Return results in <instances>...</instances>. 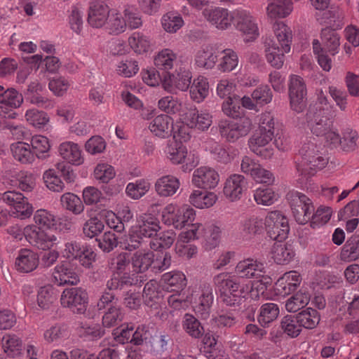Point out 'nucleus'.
<instances>
[{
  "instance_id": "c756f323",
  "label": "nucleus",
  "mask_w": 359,
  "mask_h": 359,
  "mask_svg": "<svg viewBox=\"0 0 359 359\" xmlns=\"http://www.w3.org/2000/svg\"><path fill=\"white\" fill-rule=\"evenodd\" d=\"M320 39L323 46L326 52L334 55L339 50L340 46V35L333 29L330 27L324 28L321 30Z\"/></svg>"
},
{
  "instance_id": "72a5a7b5",
  "label": "nucleus",
  "mask_w": 359,
  "mask_h": 359,
  "mask_svg": "<svg viewBox=\"0 0 359 359\" xmlns=\"http://www.w3.org/2000/svg\"><path fill=\"white\" fill-rule=\"evenodd\" d=\"M13 158L23 164H30L35 160V155L29 144L18 142L11 145Z\"/></svg>"
},
{
  "instance_id": "5fc2aeb1",
  "label": "nucleus",
  "mask_w": 359,
  "mask_h": 359,
  "mask_svg": "<svg viewBox=\"0 0 359 359\" xmlns=\"http://www.w3.org/2000/svg\"><path fill=\"white\" fill-rule=\"evenodd\" d=\"M147 245V241L133 229L128 238L123 242H120V247L125 250L134 251L143 249Z\"/></svg>"
},
{
  "instance_id": "cd10ccee",
  "label": "nucleus",
  "mask_w": 359,
  "mask_h": 359,
  "mask_svg": "<svg viewBox=\"0 0 359 359\" xmlns=\"http://www.w3.org/2000/svg\"><path fill=\"white\" fill-rule=\"evenodd\" d=\"M180 186V180L172 175H165L158 179L155 183L157 194L163 197L174 195Z\"/></svg>"
},
{
  "instance_id": "c9c22d12",
  "label": "nucleus",
  "mask_w": 359,
  "mask_h": 359,
  "mask_svg": "<svg viewBox=\"0 0 359 359\" xmlns=\"http://www.w3.org/2000/svg\"><path fill=\"white\" fill-rule=\"evenodd\" d=\"M177 56L173 50L165 48L158 52L154 57L155 66L161 70L168 71L177 63Z\"/></svg>"
},
{
  "instance_id": "a211bd4d",
  "label": "nucleus",
  "mask_w": 359,
  "mask_h": 359,
  "mask_svg": "<svg viewBox=\"0 0 359 359\" xmlns=\"http://www.w3.org/2000/svg\"><path fill=\"white\" fill-rule=\"evenodd\" d=\"M247 182L242 175L233 174L228 177L224 187V194L231 201H234L241 198L245 189Z\"/></svg>"
},
{
  "instance_id": "9d476101",
  "label": "nucleus",
  "mask_w": 359,
  "mask_h": 359,
  "mask_svg": "<svg viewBox=\"0 0 359 359\" xmlns=\"http://www.w3.org/2000/svg\"><path fill=\"white\" fill-rule=\"evenodd\" d=\"M273 137L272 133L257 130L248 140V147L257 156L263 159H270L274 154L273 148L269 145Z\"/></svg>"
},
{
  "instance_id": "0eeeda50",
  "label": "nucleus",
  "mask_w": 359,
  "mask_h": 359,
  "mask_svg": "<svg viewBox=\"0 0 359 359\" xmlns=\"http://www.w3.org/2000/svg\"><path fill=\"white\" fill-rule=\"evenodd\" d=\"M24 236L31 245L39 250H50L57 243V236L34 224L24 228Z\"/></svg>"
},
{
  "instance_id": "338daca9",
  "label": "nucleus",
  "mask_w": 359,
  "mask_h": 359,
  "mask_svg": "<svg viewBox=\"0 0 359 359\" xmlns=\"http://www.w3.org/2000/svg\"><path fill=\"white\" fill-rule=\"evenodd\" d=\"M43 180L46 187L53 191L62 192L65 190V185L61 179L55 174L53 169L46 170L43 174Z\"/></svg>"
},
{
  "instance_id": "dca6fc26",
  "label": "nucleus",
  "mask_w": 359,
  "mask_h": 359,
  "mask_svg": "<svg viewBox=\"0 0 359 359\" xmlns=\"http://www.w3.org/2000/svg\"><path fill=\"white\" fill-rule=\"evenodd\" d=\"M219 182V175L213 168L202 166L196 168L193 173L192 184L201 189H214Z\"/></svg>"
},
{
  "instance_id": "aec40b11",
  "label": "nucleus",
  "mask_w": 359,
  "mask_h": 359,
  "mask_svg": "<svg viewBox=\"0 0 359 359\" xmlns=\"http://www.w3.org/2000/svg\"><path fill=\"white\" fill-rule=\"evenodd\" d=\"M265 57L271 67L280 69L284 64L285 53L282 47H279L273 39L266 38L264 43Z\"/></svg>"
},
{
  "instance_id": "8fccbe9b",
  "label": "nucleus",
  "mask_w": 359,
  "mask_h": 359,
  "mask_svg": "<svg viewBox=\"0 0 359 359\" xmlns=\"http://www.w3.org/2000/svg\"><path fill=\"white\" fill-rule=\"evenodd\" d=\"M130 47L137 53H147L151 48V40L142 33L135 32L128 39Z\"/></svg>"
},
{
  "instance_id": "37998d69",
  "label": "nucleus",
  "mask_w": 359,
  "mask_h": 359,
  "mask_svg": "<svg viewBox=\"0 0 359 359\" xmlns=\"http://www.w3.org/2000/svg\"><path fill=\"white\" fill-rule=\"evenodd\" d=\"M302 327L313 329L319 323L320 317L318 312L312 309L306 308L296 315Z\"/></svg>"
},
{
  "instance_id": "6e6552de",
  "label": "nucleus",
  "mask_w": 359,
  "mask_h": 359,
  "mask_svg": "<svg viewBox=\"0 0 359 359\" xmlns=\"http://www.w3.org/2000/svg\"><path fill=\"white\" fill-rule=\"evenodd\" d=\"M236 29L245 36L247 41L255 40L259 35L255 17L247 10L233 11V21Z\"/></svg>"
},
{
  "instance_id": "13d9d810",
  "label": "nucleus",
  "mask_w": 359,
  "mask_h": 359,
  "mask_svg": "<svg viewBox=\"0 0 359 359\" xmlns=\"http://www.w3.org/2000/svg\"><path fill=\"white\" fill-rule=\"evenodd\" d=\"M2 347L6 353L13 357L20 353L22 349V340L14 334H8L3 338Z\"/></svg>"
},
{
  "instance_id": "c03bdc74",
  "label": "nucleus",
  "mask_w": 359,
  "mask_h": 359,
  "mask_svg": "<svg viewBox=\"0 0 359 359\" xmlns=\"http://www.w3.org/2000/svg\"><path fill=\"white\" fill-rule=\"evenodd\" d=\"M23 102V96L13 88H8L0 94V104H4L7 108L17 109Z\"/></svg>"
},
{
  "instance_id": "6e6d98bb",
  "label": "nucleus",
  "mask_w": 359,
  "mask_h": 359,
  "mask_svg": "<svg viewBox=\"0 0 359 359\" xmlns=\"http://www.w3.org/2000/svg\"><path fill=\"white\" fill-rule=\"evenodd\" d=\"M169 79L172 85L170 86H165V89L168 91H172V87L174 86L177 89L185 91L191 84V74L187 71L177 74V75H169Z\"/></svg>"
},
{
  "instance_id": "3c124183",
  "label": "nucleus",
  "mask_w": 359,
  "mask_h": 359,
  "mask_svg": "<svg viewBox=\"0 0 359 359\" xmlns=\"http://www.w3.org/2000/svg\"><path fill=\"white\" fill-rule=\"evenodd\" d=\"M358 139V132L352 128H347L342 131L339 146L344 151H353L357 148Z\"/></svg>"
},
{
  "instance_id": "774afa93",
  "label": "nucleus",
  "mask_w": 359,
  "mask_h": 359,
  "mask_svg": "<svg viewBox=\"0 0 359 359\" xmlns=\"http://www.w3.org/2000/svg\"><path fill=\"white\" fill-rule=\"evenodd\" d=\"M223 53L224 56L218 65L219 69L222 72H231L238 65V55L231 49H226L223 50Z\"/></svg>"
},
{
  "instance_id": "a18cd8bd",
  "label": "nucleus",
  "mask_w": 359,
  "mask_h": 359,
  "mask_svg": "<svg viewBox=\"0 0 359 359\" xmlns=\"http://www.w3.org/2000/svg\"><path fill=\"white\" fill-rule=\"evenodd\" d=\"M161 25L166 32L173 34L184 25V20L180 14L168 12L163 15Z\"/></svg>"
},
{
  "instance_id": "20e7f679",
  "label": "nucleus",
  "mask_w": 359,
  "mask_h": 359,
  "mask_svg": "<svg viewBox=\"0 0 359 359\" xmlns=\"http://www.w3.org/2000/svg\"><path fill=\"white\" fill-rule=\"evenodd\" d=\"M264 226L268 236L273 240L281 242L290 231L287 218L280 211H271L264 219Z\"/></svg>"
},
{
  "instance_id": "0e129e2a",
  "label": "nucleus",
  "mask_w": 359,
  "mask_h": 359,
  "mask_svg": "<svg viewBox=\"0 0 359 359\" xmlns=\"http://www.w3.org/2000/svg\"><path fill=\"white\" fill-rule=\"evenodd\" d=\"M18 188L25 192H31L36 187V180L33 174L27 171H20L15 175Z\"/></svg>"
},
{
  "instance_id": "393cba45",
  "label": "nucleus",
  "mask_w": 359,
  "mask_h": 359,
  "mask_svg": "<svg viewBox=\"0 0 359 359\" xmlns=\"http://www.w3.org/2000/svg\"><path fill=\"white\" fill-rule=\"evenodd\" d=\"M215 287L220 293L241 292L242 288L238 278L229 273H220L213 278Z\"/></svg>"
},
{
  "instance_id": "4be33fe9",
  "label": "nucleus",
  "mask_w": 359,
  "mask_h": 359,
  "mask_svg": "<svg viewBox=\"0 0 359 359\" xmlns=\"http://www.w3.org/2000/svg\"><path fill=\"white\" fill-rule=\"evenodd\" d=\"M53 276L58 285H76L80 282L79 275L67 262L57 264L54 269Z\"/></svg>"
},
{
  "instance_id": "a19ab883",
  "label": "nucleus",
  "mask_w": 359,
  "mask_h": 359,
  "mask_svg": "<svg viewBox=\"0 0 359 359\" xmlns=\"http://www.w3.org/2000/svg\"><path fill=\"white\" fill-rule=\"evenodd\" d=\"M222 233V229L220 226L212 224L208 227L203 243V247L205 250L210 251L218 246Z\"/></svg>"
},
{
  "instance_id": "c85d7f7f",
  "label": "nucleus",
  "mask_w": 359,
  "mask_h": 359,
  "mask_svg": "<svg viewBox=\"0 0 359 359\" xmlns=\"http://www.w3.org/2000/svg\"><path fill=\"white\" fill-rule=\"evenodd\" d=\"M302 278L297 271H289L280 278L277 283V290L283 295L295 291L300 285Z\"/></svg>"
},
{
  "instance_id": "58836bf2",
  "label": "nucleus",
  "mask_w": 359,
  "mask_h": 359,
  "mask_svg": "<svg viewBox=\"0 0 359 359\" xmlns=\"http://www.w3.org/2000/svg\"><path fill=\"white\" fill-rule=\"evenodd\" d=\"M275 36L283 52H290L292 39V32L287 25L280 22L276 23L274 27Z\"/></svg>"
},
{
  "instance_id": "4d7b16f0",
  "label": "nucleus",
  "mask_w": 359,
  "mask_h": 359,
  "mask_svg": "<svg viewBox=\"0 0 359 359\" xmlns=\"http://www.w3.org/2000/svg\"><path fill=\"white\" fill-rule=\"evenodd\" d=\"M142 297L145 304L152 306L153 303L156 302L161 298L159 285L155 280L147 282L144 287Z\"/></svg>"
},
{
  "instance_id": "bf43d9fd",
  "label": "nucleus",
  "mask_w": 359,
  "mask_h": 359,
  "mask_svg": "<svg viewBox=\"0 0 359 359\" xmlns=\"http://www.w3.org/2000/svg\"><path fill=\"white\" fill-rule=\"evenodd\" d=\"M67 327L61 324H55L43 332V339L47 343H53L67 337Z\"/></svg>"
},
{
  "instance_id": "864d4df0",
  "label": "nucleus",
  "mask_w": 359,
  "mask_h": 359,
  "mask_svg": "<svg viewBox=\"0 0 359 359\" xmlns=\"http://www.w3.org/2000/svg\"><path fill=\"white\" fill-rule=\"evenodd\" d=\"M124 313L117 305H111L102 316V325L107 327L116 325L123 320Z\"/></svg>"
},
{
  "instance_id": "f03ea898",
  "label": "nucleus",
  "mask_w": 359,
  "mask_h": 359,
  "mask_svg": "<svg viewBox=\"0 0 359 359\" xmlns=\"http://www.w3.org/2000/svg\"><path fill=\"white\" fill-rule=\"evenodd\" d=\"M294 218L300 224H304L311 219L314 207L311 199L299 191H292L287 194Z\"/></svg>"
},
{
  "instance_id": "2eb2a0df",
  "label": "nucleus",
  "mask_w": 359,
  "mask_h": 359,
  "mask_svg": "<svg viewBox=\"0 0 359 359\" xmlns=\"http://www.w3.org/2000/svg\"><path fill=\"white\" fill-rule=\"evenodd\" d=\"M46 93L45 86L35 80L29 83L25 95L31 104L46 109H52L54 102L48 97Z\"/></svg>"
},
{
  "instance_id": "7c9ffc66",
  "label": "nucleus",
  "mask_w": 359,
  "mask_h": 359,
  "mask_svg": "<svg viewBox=\"0 0 359 359\" xmlns=\"http://www.w3.org/2000/svg\"><path fill=\"white\" fill-rule=\"evenodd\" d=\"M187 126L200 130H205L212 124V116L208 113H199L194 109L190 110L186 115Z\"/></svg>"
},
{
  "instance_id": "de8ad7c7",
  "label": "nucleus",
  "mask_w": 359,
  "mask_h": 359,
  "mask_svg": "<svg viewBox=\"0 0 359 359\" xmlns=\"http://www.w3.org/2000/svg\"><path fill=\"white\" fill-rule=\"evenodd\" d=\"M279 315V307L274 303L263 304L259 310L258 321L262 326H267L275 320Z\"/></svg>"
},
{
  "instance_id": "412c9836",
  "label": "nucleus",
  "mask_w": 359,
  "mask_h": 359,
  "mask_svg": "<svg viewBox=\"0 0 359 359\" xmlns=\"http://www.w3.org/2000/svg\"><path fill=\"white\" fill-rule=\"evenodd\" d=\"M150 131L156 137L167 138L173 132V119L167 114L156 116L149 126Z\"/></svg>"
},
{
  "instance_id": "680f3d73",
  "label": "nucleus",
  "mask_w": 359,
  "mask_h": 359,
  "mask_svg": "<svg viewBox=\"0 0 359 359\" xmlns=\"http://www.w3.org/2000/svg\"><path fill=\"white\" fill-rule=\"evenodd\" d=\"M108 19L107 29L110 34L117 35L126 30L127 24L121 13H113Z\"/></svg>"
},
{
  "instance_id": "2f4dec72",
  "label": "nucleus",
  "mask_w": 359,
  "mask_h": 359,
  "mask_svg": "<svg viewBox=\"0 0 359 359\" xmlns=\"http://www.w3.org/2000/svg\"><path fill=\"white\" fill-rule=\"evenodd\" d=\"M217 196L213 192L194 190L189 196V203L200 209L212 207L217 201Z\"/></svg>"
},
{
  "instance_id": "a878e982",
  "label": "nucleus",
  "mask_w": 359,
  "mask_h": 359,
  "mask_svg": "<svg viewBox=\"0 0 359 359\" xmlns=\"http://www.w3.org/2000/svg\"><path fill=\"white\" fill-rule=\"evenodd\" d=\"M133 229L144 239L151 238L159 231V222L155 217L145 214L140 217L138 225Z\"/></svg>"
},
{
  "instance_id": "bb28decb",
  "label": "nucleus",
  "mask_w": 359,
  "mask_h": 359,
  "mask_svg": "<svg viewBox=\"0 0 359 359\" xmlns=\"http://www.w3.org/2000/svg\"><path fill=\"white\" fill-rule=\"evenodd\" d=\"M292 11L291 0H268L266 12L268 18L271 20L285 18Z\"/></svg>"
},
{
  "instance_id": "f8f14e48",
  "label": "nucleus",
  "mask_w": 359,
  "mask_h": 359,
  "mask_svg": "<svg viewBox=\"0 0 359 359\" xmlns=\"http://www.w3.org/2000/svg\"><path fill=\"white\" fill-rule=\"evenodd\" d=\"M236 272L242 278H259L264 284H271V279L264 276L266 267L264 263L252 259H247L239 262L236 266Z\"/></svg>"
},
{
  "instance_id": "79ce46f5",
  "label": "nucleus",
  "mask_w": 359,
  "mask_h": 359,
  "mask_svg": "<svg viewBox=\"0 0 359 359\" xmlns=\"http://www.w3.org/2000/svg\"><path fill=\"white\" fill-rule=\"evenodd\" d=\"M309 301L310 294L300 290L286 300L285 309L290 313H295L304 308Z\"/></svg>"
},
{
  "instance_id": "4c0bfd02",
  "label": "nucleus",
  "mask_w": 359,
  "mask_h": 359,
  "mask_svg": "<svg viewBox=\"0 0 359 359\" xmlns=\"http://www.w3.org/2000/svg\"><path fill=\"white\" fill-rule=\"evenodd\" d=\"M195 61L198 67L210 69L215 67L217 61V55L212 48L205 46L198 50Z\"/></svg>"
},
{
  "instance_id": "e2e57ef3",
  "label": "nucleus",
  "mask_w": 359,
  "mask_h": 359,
  "mask_svg": "<svg viewBox=\"0 0 359 359\" xmlns=\"http://www.w3.org/2000/svg\"><path fill=\"white\" fill-rule=\"evenodd\" d=\"M187 231H182L180 234V240L182 243H188L190 241L198 239L203 235L204 227L200 223L192 224L189 223Z\"/></svg>"
},
{
  "instance_id": "9b49d317",
  "label": "nucleus",
  "mask_w": 359,
  "mask_h": 359,
  "mask_svg": "<svg viewBox=\"0 0 359 359\" xmlns=\"http://www.w3.org/2000/svg\"><path fill=\"white\" fill-rule=\"evenodd\" d=\"M252 129V121L248 117H241L236 121L224 122L219 125V132L227 141L234 142L245 136Z\"/></svg>"
},
{
  "instance_id": "603ef678",
  "label": "nucleus",
  "mask_w": 359,
  "mask_h": 359,
  "mask_svg": "<svg viewBox=\"0 0 359 359\" xmlns=\"http://www.w3.org/2000/svg\"><path fill=\"white\" fill-rule=\"evenodd\" d=\"M62 206L75 215H79L83 211L84 206L76 195L72 193H65L60 198Z\"/></svg>"
},
{
  "instance_id": "69168bd1",
  "label": "nucleus",
  "mask_w": 359,
  "mask_h": 359,
  "mask_svg": "<svg viewBox=\"0 0 359 359\" xmlns=\"http://www.w3.org/2000/svg\"><path fill=\"white\" fill-rule=\"evenodd\" d=\"M34 220L39 227L50 229L56 224L55 215L45 209L37 210L34 215Z\"/></svg>"
},
{
  "instance_id": "39448f33",
  "label": "nucleus",
  "mask_w": 359,
  "mask_h": 359,
  "mask_svg": "<svg viewBox=\"0 0 359 359\" xmlns=\"http://www.w3.org/2000/svg\"><path fill=\"white\" fill-rule=\"evenodd\" d=\"M288 94L291 109L301 113L306 107L307 89L304 79L297 75H292L289 80Z\"/></svg>"
},
{
  "instance_id": "423d86ee",
  "label": "nucleus",
  "mask_w": 359,
  "mask_h": 359,
  "mask_svg": "<svg viewBox=\"0 0 359 359\" xmlns=\"http://www.w3.org/2000/svg\"><path fill=\"white\" fill-rule=\"evenodd\" d=\"M88 293L81 287H71L64 290L60 302L64 307L69 308L73 313L84 314L88 306Z\"/></svg>"
},
{
  "instance_id": "f3484780",
  "label": "nucleus",
  "mask_w": 359,
  "mask_h": 359,
  "mask_svg": "<svg viewBox=\"0 0 359 359\" xmlns=\"http://www.w3.org/2000/svg\"><path fill=\"white\" fill-rule=\"evenodd\" d=\"M109 17V8L106 3L93 1L89 6L88 14V24L95 28L104 26Z\"/></svg>"
},
{
  "instance_id": "ddd939ff",
  "label": "nucleus",
  "mask_w": 359,
  "mask_h": 359,
  "mask_svg": "<svg viewBox=\"0 0 359 359\" xmlns=\"http://www.w3.org/2000/svg\"><path fill=\"white\" fill-rule=\"evenodd\" d=\"M204 18L219 30L229 29L233 21V12L231 13L227 8L219 6H210L203 11Z\"/></svg>"
},
{
  "instance_id": "473e14b6",
  "label": "nucleus",
  "mask_w": 359,
  "mask_h": 359,
  "mask_svg": "<svg viewBox=\"0 0 359 359\" xmlns=\"http://www.w3.org/2000/svg\"><path fill=\"white\" fill-rule=\"evenodd\" d=\"M272 258L278 264H286L291 262L294 256L290 245L281 242L273 244L271 249Z\"/></svg>"
},
{
  "instance_id": "ea45409f",
  "label": "nucleus",
  "mask_w": 359,
  "mask_h": 359,
  "mask_svg": "<svg viewBox=\"0 0 359 359\" xmlns=\"http://www.w3.org/2000/svg\"><path fill=\"white\" fill-rule=\"evenodd\" d=\"M209 85L204 77H198L194 79L190 86L191 98L196 102H202L208 95Z\"/></svg>"
},
{
  "instance_id": "f704fd0d",
  "label": "nucleus",
  "mask_w": 359,
  "mask_h": 359,
  "mask_svg": "<svg viewBox=\"0 0 359 359\" xmlns=\"http://www.w3.org/2000/svg\"><path fill=\"white\" fill-rule=\"evenodd\" d=\"M340 258L345 262L355 261L359 258V235H352L343 246Z\"/></svg>"
},
{
  "instance_id": "09e8293b",
  "label": "nucleus",
  "mask_w": 359,
  "mask_h": 359,
  "mask_svg": "<svg viewBox=\"0 0 359 359\" xmlns=\"http://www.w3.org/2000/svg\"><path fill=\"white\" fill-rule=\"evenodd\" d=\"M280 327L283 332L292 338L299 336L302 330L296 316L287 315L283 317Z\"/></svg>"
},
{
  "instance_id": "7ed1b4c3",
  "label": "nucleus",
  "mask_w": 359,
  "mask_h": 359,
  "mask_svg": "<svg viewBox=\"0 0 359 359\" xmlns=\"http://www.w3.org/2000/svg\"><path fill=\"white\" fill-rule=\"evenodd\" d=\"M195 217V210L189 206L178 208L173 204H169L163 212L164 222L168 225H173L175 228L179 229L193 222Z\"/></svg>"
},
{
  "instance_id": "4468645a",
  "label": "nucleus",
  "mask_w": 359,
  "mask_h": 359,
  "mask_svg": "<svg viewBox=\"0 0 359 359\" xmlns=\"http://www.w3.org/2000/svg\"><path fill=\"white\" fill-rule=\"evenodd\" d=\"M2 200L13 207L17 217L21 219L29 218L33 213V207L22 194L15 191H8L2 194Z\"/></svg>"
},
{
  "instance_id": "6ab92c4d",
  "label": "nucleus",
  "mask_w": 359,
  "mask_h": 359,
  "mask_svg": "<svg viewBox=\"0 0 359 359\" xmlns=\"http://www.w3.org/2000/svg\"><path fill=\"white\" fill-rule=\"evenodd\" d=\"M58 152L63 160L72 165H80L84 161L80 146L73 142L67 141L61 143L58 147Z\"/></svg>"
},
{
  "instance_id": "49530a36",
  "label": "nucleus",
  "mask_w": 359,
  "mask_h": 359,
  "mask_svg": "<svg viewBox=\"0 0 359 359\" xmlns=\"http://www.w3.org/2000/svg\"><path fill=\"white\" fill-rule=\"evenodd\" d=\"M182 327L190 337L195 339L201 337L204 332L203 327L199 320L189 313L184 316Z\"/></svg>"
},
{
  "instance_id": "1a4fd4ad",
  "label": "nucleus",
  "mask_w": 359,
  "mask_h": 359,
  "mask_svg": "<svg viewBox=\"0 0 359 359\" xmlns=\"http://www.w3.org/2000/svg\"><path fill=\"white\" fill-rule=\"evenodd\" d=\"M306 120L312 133L316 136H323L332 129V121L322 107L311 106L306 113Z\"/></svg>"
},
{
  "instance_id": "b1692460",
  "label": "nucleus",
  "mask_w": 359,
  "mask_h": 359,
  "mask_svg": "<svg viewBox=\"0 0 359 359\" xmlns=\"http://www.w3.org/2000/svg\"><path fill=\"white\" fill-rule=\"evenodd\" d=\"M133 272L142 273L149 270L154 262V254L149 250H137L130 258Z\"/></svg>"
},
{
  "instance_id": "5701e85b",
  "label": "nucleus",
  "mask_w": 359,
  "mask_h": 359,
  "mask_svg": "<svg viewBox=\"0 0 359 359\" xmlns=\"http://www.w3.org/2000/svg\"><path fill=\"white\" fill-rule=\"evenodd\" d=\"M39 265V257L36 253L28 249H22L15 259V266L18 271L29 273Z\"/></svg>"
},
{
  "instance_id": "f257e3e1",
  "label": "nucleus",
  "mask_w": 359,
  "mask_h": 359,
  "mask_svg": "<svg viewBox=\"0 0 359 359\" xmlns=\"http://www.w3.org/2000/svg\"><path fill=\"white\" fill-rule=\"evenodd\" d=\"M323 150L320 145L313 141L304 143L299 149L301 160L296 163L297 170L301 175L308 177L326 166L328 158Z\"/></svg>"
},
{
  "instance_id": "052dcab7",
  "label": "nucleus",
  "mask_w": 359,
  "mask_h": 359,
  "mask_svg": "<svg viewBox=\"0 0 359 359\" xmlns=\"http://www.w3.org/2000/svg\"><path fill=\"white\" fill-rule=\"evenodd\" d=\"M81 337L86 340L95 341L104 334V330L99 324L83 325L79 328Z\"/></svg>"
},
{
  "instance_id": "e433bc0d",
  "label": "nucleus",
  "mask_w": 359,
  "mask_h": 359,
  "mask_svg": "<svg viewBox=\"0 0 359 359\" xmlns=\"http://www.w3.org/2000/svg\"><path fill=\"white\" fill-rule=\"evenodd\" d=\"M161 281L168 290L172 291L182 289L187 285L185 275L179 271H172L164 273L161 277Z\"/></svg>"
}]
</instances>
